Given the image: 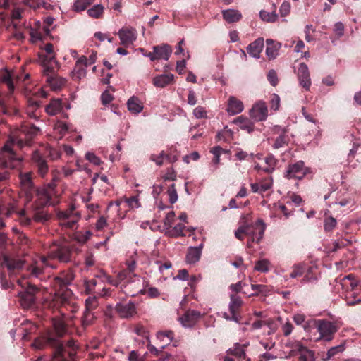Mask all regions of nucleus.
Listing matches in <instances>:
<instances>
[{"mask_svg": "<svg viewBox=\"0 0 361 361\" xmlns=\"http://www.w3.org/2000/svg\"><path fill=\"white\" fill-rule=\"evenodd\" d=\"M124 201L127 204V205L131 209L139 208L141 207V204L138 200L137 196L125 197Z\"/></svg>", "mask_w": 361, "mask_h": 361, "instance_id": "052dcab7", "label": "nucleus"}, {"mask_svg": "<svg viewBox=\"0 0 361 361\" xmlns=\"http://www.w3.org/2000/svg\"><path fill=\"white\" fill-rule=\"evenodd\" d=\"M45 266H47V260L45 257H41L40 262H35L27 267V273L23 274L21 279H24L25 280V277L27 276L29 277L42 280L44 277V269Z\"/></svg>", "mask_w": 361, "mask_h": 361, "instance_id": "4468645a", "label": "nucleus"}, {"mask_svg": "<svg viewBox=\"0 0 361 361\" xmlns=\"http://www.w3.org/2000/svg\"><path fill=\"white\" fill-rule=\"evenodd\" d=\"M243 110V104L234 97H231L228 99L227 111L230 114L235 115L240 113Z\"/></svg>", "mask_w": 361, "mask_h": 361, "instance_id": "473e14b6", "label": "nucleus"}, {"mask_svg": "<svg viewBox=\"0 0 361 361\" xmlns=\"http://www.w3.org/2000/svg\"><path fill=\"white\" fill-rule=\"evenodd\" d=\"M351 244V241L348 239H341L337 241H335L333 243V251L336 252L339 249L347 247Z\"/></svg>", "mask_w": 361, "mask_h": 361, "instance_id": "0e129e2a", "label": "nucleus"}, {"mask_svg": "<svg viewBox=\"0 0 361 361\" xmlns=\"http://www.w3.org/2000/svg\"><path fill=\"white\" fill-rule=\"evenodd\" d=\"M13 78V75L9 73H6L2 77V82L7 85L8 92L4 96L0 91V116H14L18 113V109L13 104L14 99L12 94L15 89Z\"/></svg>", "mask_w": 361, "mask_h": 361, "instance_id": "7ed1b4c3", "label": "nucleus"}, {"mask_svg": "<svg viewBox=\"0 0 361 361\" xmlns=\"http://www.w3.org/2000/svg\"><path fill=\"white\" fill-rule=\"evenodd\" d=\"M297 75L300 85L306 90H308L311 86V80L308 67L305 63L299 64Z\"/></svg>", "mask_w": 361, "mask_h": 361, "instance_id": "b1692460", "label": "nucleus"}, {"mask_svg": "<svg viewBox=\"0 0 361 361\" xmlns=\"http://www.w3.org/2000/svg\"><path fill=\"white\" fill-rule=\"evenodd\" d=\"M317 331L320 334V338L326 341H330L334 338L335 333L338 331L336 324L331 322L319 319L317 322Z\"/></svg>", "mask_w": 361, "mask_h": 361, "instance_id": "ddd939ff", "label": "nucleus"}, {"mask_svg": "<svg viewBox=\"0 0 361 361\" xmlns=\"http://www.w3.org/2000/svg\"><path fill=\"white\" fill-rule=\"evenodd\" d=\"M95 319V316L92 311L86 310L84 312L83 316L82 317V322L83 326H87L90 325L94 319Z\"/></svg>", "mask_w": 361, "mask_h": 361, "instance_id": "13d9d810", "label": "nucleus"}, {"mask_svg": "<svg viewBox=\"0 0 361 361\" xmlns=\"http://www.w3.org/2000/svg\"><path fill=\"white\" fill-rule=\"evenodd\" d=\"M115 311L122 319H129L136 314V307L133 302L126 304L117 303L115 306Z\"/></svg>", "mask_w": 361, "mask_h": 361, "instance_id": "412c9836", "label": "nucleus"}, {"mask_svg": "<svg viewBox=\"0 0 361 361\" xmlns=\"http://www.w3.org/2000/svg\"><path fill=\"white\" fill-rule=\"evenodd\" d=\"M309 173H311V171L305 167L304 161H298L288 165L284 172V177L288 179L301 180Z\"/></svg>", "mask_w": 361, "mask_h": 361, "instance_id": "1a4fd4ad", "label": "nucleus"}, {"mask_svg": "<svg viewBox=\"0 0 361 361\" xmlns=\"http://www.w3.org/2000/svg\"><path fill=\"white\" fill-rule=\"evenodd\" d=\"M173 74L171 73H164L154 77L152 80V84L157 87L164 88L167 85L173 83Z\"/></svg>", "mask_w": 361, "mask_h": 361, "instance_id": "cd10ccee", "label": "nucleus"}, {"mask_svg": "<svg viewBox=\"0 0 361 361\" xmlns=\"http://www.w3.org/2000/svg\"><path fill=\"white\" fill-rule=\"evenodd\" d=\"M336 224H337L336 220L334 217H332V216L326 217V218H325L324 222V230L326 232L331 231L336 227Z\"/></svg>", "mask_w": 361, "mask_h": 361, "instance_id": "bf43d9fd", "label": "nucleus"}, {"mask_svg": "<svg viewBox=\"0 0 361 361\" xmlns=\"http://www.w3.org/2000/svg\"><path fill=\"white\" fill-rule=\"evenodd\" d=\"M32 159L35 167L37 169V173L40 177L44 178L49 171L47 160L37 150L32 152Z\"/></svg>", "mask_w": 361, "mask_h": 361, "instance_id": "f3484780", "label": "nucleus"}, {"mask_svg": "<svg viewBox=\"0 0 361 361\" xmlns=\"http://www.w3.org/2000/svg\"><path fill=\"white\" fill-rule=\"evenodd\" d=\"M99 305L97 296H89L85 300V310L88 311H93L97 308Z\"/></svg>", "mask_w": 361, "mask_h": 361, "instance_id": "3c124183", "label": "nucleus"}, {"mask_svg": "<svg viewBox=\"0 0 361 361\" xmlns=\"http://www.w3.org/2000/svg\"><path fill=\"white\" fill-rule=\"evenodd\" d=\"M44 50L45 53L39 54V59L42 62L43 68L48 66H53V63H56L53 44L51 43L46 44Z\"/></svg>", "mask_w": 361, "mask_h": 361, "instance_id": "6ab92c4d", "label": "nucleus"}, {"mask_svg": "<svg viewBox=\"0 0 361 361\" xmlns=\"http://www.w3.org/2000/svg\"><path fill=\"white\" fill-rule=\"evenodd\" d=\"M223 18L228 23L238 22L242 18L240 12L235 9L222 11Z\"/></svg>", "mask_w": 361, "mask_h": 361, "instance_id": "72a5a7b5", "label": "nucleus"}, {"mask_svg": "<svg viewBox=\"0 0 361 361\" xmlns=\"http://www.w3.org/2000/svg\"><path fill=\"white\" fill-rule=\"evenodd\" d=\"M243 301L238 295L235 294L231 295V302L229 304V310L231 314H233V321L240 323L241 317L239 314V310L241 307Z\"/></svg>", "mask_w": 361, "mask_h": 361, "instance_id": "393cba45", "label": "nucleus"}, {"mask_svg": "<svg viewBox=\"0 0 361 361\" xmlns=\"http://www.w3.org/2000/svg\"><path fill=\"white\" fill-rule=\"evenodd\" d=\"M293 270L290 274V276L293 279L301 276L306 270V264L303 263L295 264L293 266Z\"/></svg>", "mask_w": 361, "mask_h": 361, "instance_id": "09e8293b", "label": "nucleus"}, {"mask_svg": "<svg viewBox=\"0 0 361 361\" xmlns=\"http://www.w3.org/2000/svg\"><path fill=\"white\" fill-rule=\"evenodd\" d=\"M56 293L52 303L54 307L58 308L66 307L67 305H71L73 300V293L69 288H55Z\"/></svg>", "mask_w": 361, "mask_h": 361, "instance_id": "f8f14e48", "label": "nucleus"}, {"mask_svg": "<svg viewBox=\"0 0 361 361\" xmlns=\"http://www.w3.org/2000/svg\"><path fill=\"white\" fill-rule=\"evenodd\" d=\"M26 114L31 118L37 119L39 118V109L41 106V102L29 98L27 101Z\"/></svg>", "mask_w": 361, "mask_h": 361, "instance_id": "c756f323", "label": "nucleus"}, {"mask_svg": "<svg viewBox=\"0 0 361 361\" xmlns=\"http://www.w3.org/2000/svg\"><path fill=\"white\" fill-rule=\"evenodd\" d=\"M34 214L32 219L37 223H45L47 221L50 216L44 209H36L33 208Z\"/></svg>", "mask_w": 361, "mask_h": 361, "instance_id": "ea45409f", "label": "nucleus"}, {"mask_svg": "<svg viewBox=\"0 0 361 361\" xmlns=\"http://www.w3.org/2000/svg\"><path fill=\"white\" fill-rule=\"evenodd\" d=\"M202 245L199 247H190L186 255V262L189 264H194L198 262L202 254Z\"/></svg>", "mask_w": 361, "mask_h": 361, "instance_id": "f704fd0d", "label": "nucleus"}, {"mask_svg": "<svg viewBox=\"0 0 361 361\" xmlns=\"http://www.w3.org/2000/svg\"><path fill=\"white\" fill-rule=\"evenodd\" d=\"M97 285V281L95 279H92L90 280L85 281L84 283L85 293L87 295H90L94 293Z\"/></svg>", "mask_w": 361, "mask_h": 361, "instance_id": "864d4df0", "label": "nucleus"}, {"mask_svg": "<svg viewBox=\"0 0 361 361\" xmlns=\"http://www.w3.org/2000/svg\"><path fill=\"white\" fill-rule=\"evenodd\" d=\"M154 51L155 56L152 59H161L168 60L172 52V49L169 45L164 44L163 46H154Z\"/></svg>", "mask_w": 361, "mask_h": 361, "instance_id": "2f4dec72", "label": "nucleus"}, {"mask_svg": "<svg viewBox=\"0 0 361 361\" xmlns=\"http://www.w3.org/2000/svg\"><path fill=\"white\" fill-rule=\"evenodd\" d=\"M16 281L23 288L19 293L21 306L25 309L34 307L36 303V294L39 291V288L24 279H18Z\"/></svg>", "mask_w": 361, "mask_h": 361, "instance_id": "39448f33", "label": "nucleus"}, {"mask_svg": "<svg viewBox=\"0 0 361 361\" xmlns=\"http://www.w3.org/2000/svg\"><path fill=\"white\" fill-rule=\"evenodd\" d=\"M25 265V261L21 259H16L8 256H4L2 266L7 268L11 280L19 274Z\"/></svg>", "mask_w": 361, "mask_h": 361, "instance_id": "2eb2a0df", "label": "nucleus"}, {"mask_svg": "<svg viewBox=\"0 0 361 361\" xmlns=\"http://www.w3.org/2000/svg\"><path fill=\"white\" fill-rule=\"evenodd\" d=\"M345 349L344 343H341L337 346L331 348L325 355L322 356V360L323 361H328L338 354L343 353Z\"/></svg>", "mask_w": 361, "mask_h": 361, "instance_id": "a19ab883", "label": "nucleus"}, {"mask_svg": "<svg viewBox=\"0 0 361 361\" xmlns=\"http://www.w3.org/2000/svg\"><path fill=\"white\" fill-rule=\"evenodd\" d=\"M347 303L349 305H355L361 302V295L360 290H348L346 293Z\"/></svg>", "mask_w": 361, "mask_h": 361, "instance_id": "37998d69", "label": "nucleus"}, {"mask_svg": "<svg viewBox=\"0 0 361 361\" xmlns=\"http://www.w3.org/2000/svg\"><path fill=\"white\" fill-rule=\"evenodd\" d=\"M118 35L121 40V44L125 47H128L133 45L134 42L137 39V30L132 27H123L118 32Z\"/></svg>", "mask_w": 361, "mask_h": 361, "instance_id": "dca6fc26", "label": "nucleus"}, {"mask_svg": "<svg viewBox=\"0 0 361 361\" xmlns=\"http://www.w3.org/2000/svg\"><path fill=\"white\" fill-rule=\"evenodd\" d=\"M224 152V149L219 146L212 147L210 149V152L214 155L212 159V163L216 166L219 163L220 156Z\"/></svg>", "mask_w": 361, "mask_h": 361, "instance_id": "603ef678", "label": "nucleus"}, {"mask_svg": "<svg viewBox=\"0 0 361 361\" xmlns=\"http://www.w3.org/2000/svg\"><path fill=\"white\" fill-rule=\"evenodd\" d=\"M73 249V247L66 241L54 240L49 246L47 255L51 259L68 263L72 260Z\"/></svg>", "mask_w": 361, "mask_h": 361, "instance_id": "20e7f679", "label": "nucleus"}, {"mask_svg": "<svg viewBox=\"0 0 361 361\" xmlns=\"http://www.w3.org/2000/svg\"><path fill=\"white\" fill-rule=\"evenodd\" d=\"M96 276L100 278L102 282H107L115 286H118L122 282L118 280V277L114 279L104 272H101L100 275H97Z\"/></svg>", "mask_w": 361, "mask_h": 361, "instance_id": "6e6d98bb", "label": "nucleus"}, {"mask_svg": "<svg viewBox=\"0 0 361 361\" xmlns=\"http://www.w3.org/2000/svg\"><path fill=\"white\" fill-rule=\"evenodd\" d=\"M32 177L33 173L31 171L21 172L19 174L21 190L24 192L27 202L32 200L37 190L33 183Z\"/></svg>", "mask_w": 361, "mask_h": 361, "instance_id": "9b49d317", "label": "nucleus"}, {"mask_svg": "<svg viewBox=\"0 0 361 361\" xmlns=\"http://www.w3.org/2000/svg\"><path fill=\"white\" fill-rule=\"evenodd\" d=\"M59 225L66 229L74 230L77 228V223L80 219V214L75 211V208L72 205L65 211H60L57 214Z\"/></svg>", "mask_w": 361, "mask_h": 361, "instance_id": "0eeeda50", "label": "nucleus"}, {"mask_svg": "<svg viewBox=\"0 0 361 361\" xmlns=\"http://www.w3.org/2000/svg\"><path fill=\"white\" fill-rule=\"evenodd\" d=\"M265 163L267 164V166L263 169V171L267 173H271L274 171V169L278 163V160L275 159L274 155L269 154L265 158Z\"/></svg>", "mask_w": 361, "mask_h": 361, "instance_id": "49530a36", "label": "nucleus"}, {"mask_svg": "<svg viewBox=\"0 0 361 361\" xmlns=\"http://www.w3.org/2000/svg\"><path fill=\"white\" fill-rule=\"evenodd\" d=\"M235 122L240 125L242 130H245L248 133L254 130V123L247 118L239 116L235 119Z\"/></svg>", "mask_w": 361, "mask_h": 361, "instance_id": "c03bdc74", "label": "nucleus"}, {"mask_svg": "<svg viewBox=\"0 0 361 361\" xmlns=\"http://www.w3.org/2000/svg\"><path fill=\"white\" fill-rule=\"evenodd\" d=\"M250 115L256 121H265L268 116V109L266 104L263 102L256 103L250 110Z\"/></svg>", "mask_w": 361, "mask_h": 361, "instance_id": "4be33fe9", "label": "nucleus"}, {"mask_svg": "<svg viewBox=\"0 0 361 361\" xmlns=\"http://www.w3.org/2000/svg\"><path fill=\"white\" fill-rule=\"evenodd\" d=\"M43 75L46 77V82L53 91L61 90L66 84V78L59 76L55 73L54 68L51 66L43 68Z\"/></svg>", "mask_w": 361, "mask_h": 361, "instance_id": "9d476101", "label": "nucleus"}, {"mask_svg": "<svg viewBox=\"0 0 361 361\" xmlns=\"http://www.w3.org/2000/svg\"><path fill=\"white\" fill-rule=\"evenodd\" d=\"M32 346L36 349H43L50 346L53 349V356L50 361H76L78 345L72 338L61 341L59 338L42 336L35 339Z\"/></svg>", "mask_w": 361, "mask_h": 361, "instance_id": "f03ea898", "label": "nucleus"}, {"mask_svg": "<svg viewBox=\"0 0 361 361\" xmlns=\"http://www.w3.org/2000/svg\"><path fill=\"white\" fill-rule=\"evenodd\" d=\"M62 109L63 105L60 99H51L45 106V111L49 116H55L59 114Z\"/></svg>", "mask_w": 361, "mask_h": 361, "instance_id": "7c9ffc66", "label": "nucleus"}, {"mask_svg": "<svg viewBox=\"0 0 361 361\" xmlns=\"http://www.w3.org/2000/svg\"><path fill=\"white\" fill-rule=\"evenodd\" d=\"M134 331L137 335L145 338L147 341H149V332L144 326L137 324L135 326Z\"/></svg>", "mask_w": 361, "mask_h": 361, "instance_id": "680f3d73", "label": "nucleus"}, {"mask_svg": "<svg viewBox=\"0 0 361 361\" xmlns=\"http://www.w3.org/2000/svg\"><path fill=\"white\" fill-rule=\"evenodd\" d=\"M202 316V314L199 311L188 310L183 316L179 317V321L185 327H192L197 324Z\"/></svg>", "mask_w": 361, "mask_h": 361, "instance_id": "aec40b11", "label": "nucleus"}, {"mask_svg": "<svg viewBox=\"0 0 361 361\" xmlns=\"http://www.w3.org/2000/svg\"><path fill=\"white\" fill-rule=\"evenodd\" d=\"M246 345H240L238 343L234 344L233 348H230L228 350V354L230 355L235 356L238 358H245V350Z\"/></svg>", "mask_w": 361, "mask_h": 361, "instance_id": "79ce46f5", "label": "nucleus"}, {"mask_svg": "<svg viewBox=\"0 0 361 361\" xmlns=\"http://www.w3.org/2000/svg\"><path fill=\"white\" fill-rule=\"evenodd\" d=\"M51 180L49 183L44 185L43 190L47 192L49 195L57 196L56 186L60 181V172L57 170H52Z\"/></svg>", "mask_w": 361, "mask_h": 361, "instance_id": "a878e982", "label": "nucleus"}, {"mask_svg": "<svg viewBox=\"0 0 361 361\" xmlns=\"http://www.w3.org/2000/svg\"><path fill=\"white\" fill-rule=\"evenodd\" d=\"M263 47L264 39L258 38L247 46V51L250 56L258 59L260 56Z\"/></svg>", "mask_w": 361, "mask_h": 361, "instance_id": "c85d7f7f", "label": "nucleus"}, {"mask_svg": "<svg viewBox=\"0 0 361 361\" xmlns=\"http://www.w3.org/2000/svg\"><path fill=\"white\" fill-rule=\"evenodd\" d=\"M91 235L90 231H86L85 233H77L75 235V240L79 243L84 244L89 240Z\"/></svg>", "mask_w": 361, "mask_h": 361, "instance_id": "338daca9", "label": "nucleus"}, {"mask_svg": "<svg viewBox=\"0 0 361 361\" xmlns=\"http://www.w3.org/2000/svg\"><path fill=\"white\" fill-rule=\"evenodd\" d=\"M39 131V128L32 123L22 125L14 131L11 141L7 142L0 150V169L13 167V162L20 159L13 147L16 146L20 149L29 147Z\"/></svg>", "mask_w": 361, "mask_h": 361, "instance_id": "f257e3e1", "label": "nucleus"}, {"mask_svg": "<svg viewBox=\"0 0 361 361\" xmlns=\"http://www.w3.org/2000/svg\"><path fill=\"white\" fill-rule=\"evenodd\" d=\"M128 109L133 114H137L143 109L142 102L136 97H131L127 102Z\"/></svg>", "mask_w": 361, "mask_h": 361, "instance_id": "e433bc0d", "label": "nucleus"}, {"mask_svg": "<svg viewBox=\"0 0 361 361\" xmlns=\"http://www.w3.org/2000/svg\"><path fill=\"white\" fill-rule=\"evenodd\" d=\"M35 195L37 196V200L32 204V208L36 209H44V207L49 204H51V199L54 197V195H49L44 190L42 192H39L36 190Z\"/></svg>", "mask_w": 361, "mask_h": 361, "instance_id": "bb28decb", "label": "nucleus"}, {"mask_svg": "<svg viewBox=\"0 0 361 361\" xmlns=\"http://www.w3.org/2000/svg\"><path fill=\"white\" fill-rule=\"evenodd\" d=\"M94 0H77L74 4L76 11H84Z\"/></svg>", "mask_w": 361, "mask_h": 361, "instance_id": "e2e57ef3", "label": "nucleus"}, {"mask_svg": "<svg viewBox=\"0 0 361 361\" xmlns=\"http://www.w3.org/2000/svg\"><path fill=\"white\" fill-rule=\"evenodd\" d=\"M269 265H270V263L268 259H260V260H258L257 262H256L255 266V270L259 271V272L266 273L269 271Z\"/></svg>", "mask_w": 361, "mask_h": 361, "instance_id": "8fccbe9b", "label": "nucleus"}, {"mask_svg": "<svg viewBox=\"0 0 361 361\" xmlns=\"http://www.w3.org/2000/svg\"><path fill=\"white\" fill-rule=\"evenodd\" d=\"M244 226L246 231L245 235L248 238L247 246L252 248L253 243H259L262 239L266 225L262 219H259L254 224Z\"/></svg>", "mask_w": 361, "mask_h": 361, "instance_id": "423d86ee", "label": "nucleus"}, {"mask_svg": "<svg viewBox=\"0 0 361 361\" xmlns=\"http://www.w3.org/2000/svg\"><path fill=\"white\" fill-rule=\"evenodd\" d=\"M54 328L56 336L60 338L62 337L66 331V326L63 322L55 321L54 322Z\"/></svg>", "mask_w": 361, "mask_h": 361, "instance_id": "5fc2aeb1", "label": "nucleus"}, {"mask_svg": "<svg viewBox=\"0 0 361 361\" xmlns=\"http://www.w3.org/2000/svg\"><path fill=\"white\" fill-rule=\"evenodd\" d=\"M185 229V226L183 224H178L175 226H171L170 228H166V235L171 238H177L179 236L185 235L183 233L184 230Z\"/></svg>", "mask_w": 361, "mask_h": 361, "instance_id": "58836bf2", "label": "nucleus"}, {"mask_svg": "<svg viewBox=\"0 0 361 361\" xmlns=\"http://www.w3.org/2000/svg\"><path fill=\"white\" fill-rule=\"evenodd\" d=\"M251 288L255 292L252 294L253 295H258L259 293H267L269 291V288L262 284H252Z\"/></svg>", "mask_w": 361, "mask_h": 361, "instance_id": "69168bd1", "label": "nucleus"}, {"mask_svg": "<svg viewBox=\"0 0 361 361\" xmlns=\"http://www.w3.org/2000/svg\"><path fill=\"white\" fill-rule=\"evenodd\" d=\"M290 356L299 355L300 361H315L314 352L304 346L300 341L288 342Z\"/></svg>", "mask_w": 361, "mask_h": 361, "instance_id": "6e6552de", "label": "nucleus"}, {"mask_svg": "<svg viewBox=\"0 0 361 361\" xmlns=\"http://www.w3.org/2000/svg\"><path fill=\"white\" fill-rule=\"evenodd\" d=\"M75 278V274L71 269H68L60 272L59 276L54 278L55 288H68Z\"/></svg>", "mask_w": 361, "mask_h": 361, "instance_id": "a211bd4d", "label": "nucleus"}, {"mask_svg": "<svg viewBox=\"0 0 361 361\" xmlns=\"http://www.w3.org/2000/svg\"><path fill=\"white\" fill-rule=\"evenodd\" d=\"M88 66L87 59L82 56L75 63V66L72 71V78L75 81H79L86 75L85 68Z\"/></svg>", "mask_w": 361, "mask_h": 361, "instance_id": "5701e85b", "label": "nucleus"}, {"mask_svg": "<svg viewBox=\"0 0 361 361\" xmlns=\"http://www.w3.org/2000/svg\"><path fill=\"white\" fill-rule=\"evenodd\" d=\"M103 6L100 4H97L90 8L87 11V13L92 18H99L103 13Z\"/></svg>", "mask_w": 361, "mask_h": 361, "instance_id": "4d7b16f0", "label": "nucleus"}, {"mask_svg": "<svg viewBox=\"0 0 361 361\" xmlns=\"http://www.w3.org/2000/svg\"><path fill=\"white\" fill-rule=\"evenodd\" d=\"M174 334L172 331H159L157 334V338L162 343L160 348L164 349L169 345L173 338Z\"/></svg>", "mask_w": 361, "mask_h": 361, "instance_id": "4c0bfd02", "label": "nucleus"}, {"mask_svg": "<svg viewBox=\"0 0 361 361\" xmlns=\"http://www.w3.org/2000/svg\"><path fill=\"white\" fill-rule=\"evenodd\" d=\"M288 142L289 138L288 135H286L285 133H282L276 138L272 147L275 149L283 148L288 145Z\"/></svg>", "mask_w": 361, "mask_h": 361, "instance_id": "de8ad7c7", "label": "nucleus"}, {"mask_svg": "<svg viewBox=\"0 0 361 361\" xmlns=\"http://www.w3.org/2000/svg\"><path fill=\"white\" fill-rule=\"evenodd\" d=\"M267 42V49H266V54L269 59H275L279 54V50L280 49L281 44L279 43H276L274 40L268 39L266 41Z\"/></svg>", "mask_w": 361, "mask_h": 361, "instance_id": "c9c22d12", "label": "nucleus"}, {"mask_svg": "<svg viewBox=\"0 0 361 361\" xmlns=\"http://www.w3.org/2000/svg\"><path fill=\"white\" fill-rule=\"evenodd\" d=\"M168 195L169 197V201L171 204L175 203L178 200V194L175 188V185L172 184L168 189Z\"/></svg>", "mask_w": 361, "mask_h": 361, "instance_id": "774afa93", "label": "nucleus"}, {"mask_svg": "<svg viewBox=\"0 0 361 361\" xmlns=\"http://www.w3.org/2000/svg\"><path fill=\"white\" fill-rule=\"evenodd\" d=\"M272 6L273 10L271 11V12H267L264 10L260 11L259 16L263 21H266L268 23H274L276 21L278 16L276 13V6L274 4H273Z\"/></svg>", "mask_w": 361, "mask_h": 361, "instance_id": "a18cd8bd", "label": "nucleus"}]
</instances>
